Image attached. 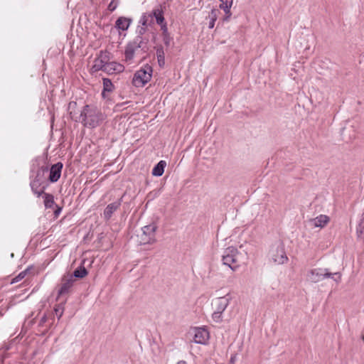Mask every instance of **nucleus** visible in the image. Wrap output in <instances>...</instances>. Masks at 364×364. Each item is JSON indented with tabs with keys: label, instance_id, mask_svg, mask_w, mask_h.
Listing matches in <instances>:
<instances>
[{
	"label": "nucleus",
	"instance_id": "obj_29",
	"mask_svg": "<svg viewBox=\"0 0 364 364\" xmlns=\"http://www.w3.org/2000/svg\"><path fill=\"white\" fill-rule=\"evenodd\" d=\"M28 272V269L20 272L15 278H14L12 279L11 283H16V282L21 281L22 279H23L26 277Z\"/></svg>",
	"mask_w": 364,
	"mask_h": 364
},
{
	"label": "nucleus",
	"instance_id": "obj_36",
	"mask_svg": "<svg viewBox=\"0 0 364 364\" xmlns=\"http://www.w3.org/2000/svg\"><path fill=\"white\" fill-rule=\"evenodd\" d=\"M363 341H364V336H363Z\"/></svg>",
	"mask_w": 364,
	"mask_h": 364
},
{
	"label": "nucleus",
	"instance_id": "obj_19",
	"mask_svg": "<svg viewBox=\"0 0 364 364\" xmlns=\"http://www.w3.org/2000/svg\"><path fill=\"white\" fill-rule=\"evenodd\" d=\"M106 65L107 64L102 61V60H100L97 58H96L94 60L93 65L91 68V72L96 73L100 70H102L104 72Z\"/></svg>",
	"mask_w": 364,
	"mask_h": 364
},
{
	"label": "nucleus",
	"instance_id": "obj_6",
	"mask_svg": "<svg viewBox=\"0 0 364 364\" xmlns=\"http://www.w3.org/2000/svg\"><path fill=\"white\" fill-rule=\"evenodd\" d=\"M47 172H48V168L47 166H42L37 171L36 178L30 183L32 191L38 197L45 193V187L41 188V186L43 183L44 174Z\"/></svg>",
	"mask_w": 364,
	"mask_h": 364
},
{
	"label": "nucleus",
	"instance_id": "obj_27",
	"mask_svg": "<svg viewBox=\"0 0 364 364\" xmlns=\"http://www.w3.org/2000/svg\"><path fill=\"white\" fill-rule=\"evenodd\" d=\"M358 237L364 240V222L362 220L356 229Z\"/></svg>",
	"mask_w": 364,
	"mask_h": 364
},
{
	"label": "nucleus",
	"instance_id": "obj_31",
	"mask_svg": "<svg viewBox=\"0 0 364 364\" xmlns=\"http://www.w3.org/2000/svg\"><path fill=\"white\" fill-rule=\"evenodd\" d=\"M146 28H147V26H144L141 25L139 26L136 30L137 33L139 35H143L146 32Z\"/></svg>",
	"mask_w": 364,
	"mask_h": 364
},
{
	"label": "nucleus",
	"instance_id": "obj_10",
	"mask_svg": "<svg viewBox=\"0 0 364 364\" xmlns=\"http://www.w3.org/2000/svg\"><path fill=\"white\" fill-rule=\"evenodd\" d=\"M63 168V164L58 162L55 164L52 165L49 171L48 180L55 183L58 181L61 175V171Z\"/></svg>",
	"mask_w": 364,
	"mask_h": 364
},
{
	"label": "nucleus",
	"instance_id": "obj_2",
	"mask_svg": "<svg viewBox=\"0 0 364 364\" xmlns=\"http://www.w3.org/2000/svg\"><path fill=\"white\" fill-rule=\"evenodd\" d=\"M156 230L157 226L154 223L141 228V231L136 235L138 242L140 245L153 244L156 242Z\"/></svg>",
	"mask_w": 364,
	"mask_h": 364
},
{
	"label": "nucleus",
	"instance_id": "obj_33",
	"mask_svg": "<svg viewBox=\"0 0 364 364\" xmlns=\"http://www.w3.org/2000/svg\"><path fill=\"white\" fill-rule=\"evenodd\" d=\"M46 318L45 316L42 317V318L41 319V324L46 322Z\"/></svg>",
	"mask_w": 364,
	"mask_h": 364
},
{
	"label": "nucleus",
	"instance_id": "obj_28",
	"mask_svg": "<svg viewBox=\"0 0 364 364\" xmlns=\"http://www.w3.org/2000/svg\"><path fill=\"white\" fill-rule=\"evenodd\" d=\"M134 49H132V48H128L126 51H125V60L127 62H129L132 60L133 57H134Z\"/></svg>",
	"mask_w": 364,
	"mask_h": 364
},
{
	"label": "nucleus",
	"instance_id": "obj_32",
	"mask_svg": "<svg viewBox=\"0 0 364 364\" xmlns=\"http://www.w3.org/2000/svg\"><path fill=\"white\" fill-rule=\"evenodd\" d=\"M215 19L213 18L212 21L209 23V28H212L214 26Z\"/></svg>",
	"mask_w": 364,
	"mask_h": 364
},
{
	"label": "nucleus",
	"instance_id": "obj_13",
	"mask_svg": "<svg viewBox=\"0 0 364 364\" xmlns=\"http://www.w3.org/2000/svg\"><path fill=\"white\" fill-rule=\"evenodd\" d=\"M329 222V218L325 215L319 216L309 220V223L313 227L323 228Z\"/></svg>",
	"mask_w": 364,
	"mask_h": 364
},
{
	"label": "nucleus",
	"instance_id": "obj_4",
	"mask_svg": "<svg viewBox=\"0 0 364 364\" xmlns=\"http://www.w3.org/2000/svg\"><path fill=\"white\" fill-rule=\"evenodd\" d=\"M152 72L151 66L148 64L145 65L134 73L132 79L133 85L136 87H144L151 80Z\"/></svg>",
	"mask_w": 364,
	"mask_h": 364
},
{
	"label": "nucleus",
	"instance_id": "obj_16",
	"mask_svg": "<svg viewBox=\"0 0 364 364\" xmlns=\"http://www.w3.org/2000/svg\"><path fill=\"white\" fill-rule=\"evenodd\" d=\"M220 1H221L220 8L221 9H223L226 14V16L225 17L224 20L228 21L231 16L230 8L232 5L233 0H220Z\"/></svg>",
	"mask_w": 364,
	"mask_h": 364
},
{
	"label": "nucleus",
	"instance_id": "obj_25",
	"mask_svg": "<svg viewBox=\"0 0 364 364\" xmlns=\"http://www.w3.org/2000/svg\"><path fill=\"white\" fill-rule=\"evenodd\" d=\"M97 58L102 60V61L107 64L109 62H110V53L107 50L101 51L100 55L97 56Z\"/></svg>",
	"mask_w": 364,
	"mask_h": 364
},
{
	"label": "nucleus",
	"instance_id": "obj_11",
	"mask_svg": "<svg viewBox=\"0 0 364 364\" xmlns=\"http://www.w3.org/2000/svg\"><path fill=\"white\" fill-rule=\"evenodd\" d=\"M74 281L73 276H65L62 279V284L58 290V296L68 294Z\"/></svg>",
	"mask_w": 364,
	"mask_h": 364
},
{
	"label": "nucleus",
	"instance_id": "obj_7",
	"mask_svg": "<svg viewBox=\"0 0 364 364\" xmlns=\"http://www.w3.org/2000/svg\"><path fill=\"white\" fill-rule=\"evenodd\" d=\"M269 257L276 264H284L288 259L284 245L280 242L272 247L269 252Z\"/></svg>",
	"mask_w": 364,
	"mask_h": 364
},
{
	"label": "nucleus",
	"instance_id": "obj_14",
	"mask_svg": "<svg viewBox=\"0 0 364 364\" xmlns=\"http://www.w3.org/2000/svg\"><path fill=\"white\" fill-rule=\"evenodd\" d=\"M132 22V18L121 16L118 18L117 20L116 21L115 27L118 30L126 31L128 29Z\"/></svg>",
	"mask_w": 364,
	"mask_h": 364
},
{
	"label": "nucleus",
	"instance_id": "obj_3",
	"mask_svg": "<svg viewBox=\"0 0 364 364\" xmlns=\"http://www.w3.org/2000/svg\"><path fill=\"white\" fill-rule=\"evenodd\" d=\"M230 299L228 296H225L218 297L213 300L212 307L213 312L212 318L215 322L220 323L223 321L222 314L229 305Z\"/></svg>",
	"mask_w": 364,
	"mask_h": 364
},
{
	"label": "nucleus",
	"instance_id": "obj_20",
	"mask_svg": "<svg viewBox=\"0 0 364 364\" xmlns=\"http://www.w3.org/2000/svg\"><path fill=\"white\" fill-rule=\"evenodd\" d=\"M152 22V14L144 13L141 16L139 23L144 26H149Z\"/></svg>",
	"mask_w": 364,
	"mask_h": 364
},
{
	"label": "nucleus",
	"instance_id": "obj_35",
	"mask_svg": "<svg viewBox=\"0 0 364 364\" xmlns=\"http://www.w3.org/2000/svg\"><path fill=\"white\" fill-rule=\"evenodd\" d=\"M311 274H315V271L314 270L311 271Z\"/></svg>",
	"mask_w": 364,
	"mask_h": 364
},
{
	"label": "nucleus",
	"instance_id": "obj_18",
	"mask_svg": "<svg viewBox=\"0 0 364 364\" xmlns=\"http://www.w3.org/2000/svg\"><path fill=\"white\" fill-rule=\"evenodd\" d=\"M166 166L165 161H160L153 168L152 175L155 176H161L164 172V168Z\"/></svg>",
	"mask_w": 364,
	"mask_h": 364
},
{
	"label": "nucleus",
	"instance_id": "obj_17",
	"mask_svg": "<svg viewBox=\"0 0 364 364\" xmlns=\"http://www.w3.org/2000/svg\"><path fill=\"white\" fill-rule=\"evenodd\" d=\"M316 275L318 277V278L316 280H315V282L318 281L320 279H323L325 278L331 277L332 276H336L338 277L337 279H334V280L337 282H340V280L341 279V274L340 272H335V273L332 274V273L328 272L327 269H325L323 273V272H321V273L317 272Z\"/></svg>",
	"mask_w": 364,
	"mask_h": 364
},
{
	"label": "nucleus",
	"instance_id": "obj_8",
	"mask_svg": "<svg viewBox=\"0 0 364 364\" xmlns=\"http://www.w3.org/2000/svg\"><path fill=\"white\" fill-rule=\"evenodd\" d=\"M194 331L193 341L198 344L205 345L210 338L208 331L205 328H196Z\"/></svg>",
	"mask_w": 364,
	"mask_h": 364
},
{
	"label": "nucleus",
	"instance_id": "obj_26",
	"mask_svg": "<svg viewBox=\"0 0 364 364\" xmlns=\"http://www.w3.org/2000/svg\"><path fill=\"white\" fill-rule=\"evenodd\" d=\"M54 311L58 318L60 319L63 314L64 312V304L60 303L59 304L55 305L54 308Z\"/></svg>",
	"mask_w": 364,
	"mask_h": 364
},
{
	"label": "nucleus",
	"instance_id": "obj_12",
	"mask_svg": "<svg viewBox=\"0 0 364 364\" xmlns=\"http://www.w3.org/2000/svg\"><path fill=\"white\" fill-rule=\"evenodd\" d=\"M122 199L114 201L109 204L104 210V217L106 220L110 219L112 214L119 208L121 205Z\"/></svg>",
	"mask_w": 364,
	"mask_h": 364
},
{
	"label": "nucleus",
	"instance_id": "obj_5",
	"mask_svg": "<svg viewBox=\"0 0 364 364\" xmlns=\"http://www.w3.org/2000/svg\"><path fill=\"white\" fill-rule=\"evenodd\" d=\"M238 256L239 252L236 248L228 247L223 255V264L228 266L233 271L236 270L240 267Z\"/></svg>",
	"mask_w": 364,
	"mask_h": 364
},
{
	"label": "nucleus",
	"instance_id": "obj_21",
	"mask_svg": "<svg viewBox=\"0 0 364 364\" xmlns=\"http://www.w3.org/2000/svg\"><path fill=\"white\" fill-rule=\"evenodd\" d=\"M150 14H152V18L155 17L158 24L161 25L164 23V18L161 9H156L152 12H150Z\"/></svg>",
	"mask_w": 364,
	"mask_h": 364
},
{
	"label": "nucleus",
	"instance_id": "obj_30",
	"mask_svg": "<svg viewBox=\"0 0 364 364\" xmlns=\"http://www.w3.org/2000/svg\"><path fill=\"white\" fill-rule=\"evenodd\" d=\"M119 4V0H112L108 5V9L110 11H114Z\"/></svg>",
	"mask_w": 364,
	"mask_h": 364
},
{
	"label": "nucleus",
	"instance_id": "obj_9",
	"mask_svg": "<svg viewBox=\"0 0 364 364\" xmlns=\"http://www.w3.org/2000/svg\"><path fill=\"white\" fill-rule=\"evenodd\" d=\"M124 70V66L122 64L112 61L106 65L104 72L108 75H116L122 73Z\"/></svg>",
	"mask_w": 364,
	"mask_h": 364
},
{
	"label": "nucleus",
	"instance_id": "obj_23",
	"mask_svg": "<svg viewBox=\"0 0 364 364\" xmlns=\"http://www.w3.org/2000/svg\"><path fill=\"white\" fill-rule=\"evenodd\" d=\"M54 203L53 196L49 193H44V204L46 208H51Z\"/></svg>",
	"mask_w": 364,
	"mask_h": 364
},
{
	"label": "nucleus",
	"instance_id": "obj_24",
	"mask_svg": "<svg viewBox=\"0 0 364 364\" xmlns=\"http://www.w3.org/2000/svg\"><path fill=\"white\" fill-rule=\"evenodd\" d=\"M156 54L159 65L160 67H163L165 64V57L164 52L163 50V47H160L157 49Z\"/></svg>",
	"mask_w": 364,
	"mask_h": 364
},
{
	"label": "nucleus",
	"instance_id": "obj_1",
	"mask_svg": "<svg viewBox=\"0 0 364 364\" xmlns=\"http://www.w3.org/2000/svg\"><path fill=\"white\" fill-rule=\"evenodd\" d=\"M80 119L85 126L95 128L105 119V116L97 107L85 105L81 112Z\"/></svg>",
	"mask_w": 364,
	"mask_h": 364
},
{
	"label": "nucleus",
	"instance_id": "obj_15",
	"mask_svg": "<svg viewBox=\"0 0 364 364\" xmlns=\"http://www.w3.org/2000/svg\"><path fill=\"white\" fill-rule=\"evenodd\" d=\"M103 81V89L102 92V95L104 98H105L108 94L112 92L114 90V85H113L111 80L109 78L104 77L102 79Z\"/></svg>",
	"mask_w": 364,
	"mask_h": 364
},
{
	"label": "nucleus",
	"instance_id": "obj_34",
	"mask_svg": "<svg viewBox=\"0 0 364 364\" xmlns=\"http://www.w3.org/2000/svg\"><path fill=\"white\" fill-rule=\"evenodd\" d=\"M177 364H186V363L184 360H180L177 363Z\"/></svg>",
	"mask_w": 364,
	"mask_h": 364
},
{
	"label": "nucleus",
	"instance_id": "obj_22",
	"mask_svg": "<svg viewBox=\"0 0 364 364\" xmlns=\"http://www.w3.org/2000/svg\"><path fill=\"white\" fill-rule=\"evenodd\" d=\"M87 274V271L85 268V267L80 266V267L77 268L73 274V277H75L76 278L82 279L85 277Z\"/></svg>",
	"mask_w": 364,
	"mask_h": 364
}]
</instances>
